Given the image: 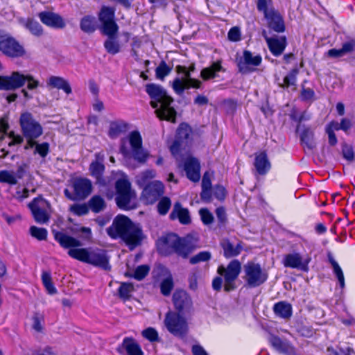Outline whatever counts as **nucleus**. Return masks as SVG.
I'll list each match as a JSON object with an SVG mask.
<instances>
[{
  "mask_svg": "<svg viewBox=\"0 0 355 355\" xmlns=\"http://www.w3.org/2000/svg\"><path fill=\"white\" fill-rule=\"evenodd\" d=\"M53 234L54 239L60 247L69 249L67 254L70 257L104 270L110 271L111 270L110 257L106 250L77 248L82 245V243L77 239L61 231H53Z\"/></svg>",
  "mask_w": 355,
  "mask_h": 355,
  "instance_id": "f257e3e1",
  "label": "nucleus"
},
{
  "mask_svg": "<svg viewBox=\"0 0 355 355\" xmlns=\"http://www.w3.org/2000/svg\"><path fill=\"white\" fill-rule=\"evenodd\" d=\"M106 232L113 240L121 239L131 250L140 245L144 238L141 228L123 214L115 216Z\"/></svg>",
  "mask_w": 355,
  "mask_h": 355,
  "instance_id": "f03ea898",
  "label": "nucleus"
},
{
  "mask_svg": "<svg viewBox=\"0 0 355 355\" xmlns=\"http://www.w3.org/2000/svg\"><path fill=\"white\" fill-rule=\"evenodd\" d=\"M99 29L101 33L107 37L103 43L106 51L116 55L121 51L119 40V26L116 19V8L110 6H102L97 13Z\"/></svg>",
  "mask_w": 355,
  "mask_h": 355,
  "instance_id": "7ed1b4c3",
  "label": "nucleus"
},
{
  "mask_svg": "<svg viewBox=\"0 0 355 355\" xmlns=\"http://www.w3.org/2000/svg\"><path fill=\"white\" fill-rule=\"evenodd\" d=\"M146 92L152 99L150 104L155 109L157 117L161 121L175 123L177 112L171 106L173 98L167 94L166 91L160 85L149 83L146 86Z\"/></svg>",
  "mask_w": 355,
  "mask_h": 355,
  "instance_id": "20e7f679",
  "label": "nucleus"
},
{
  "mask_svg": "<svg viewBox=\"0 0 355 355\" xmlns=\"http://www.w3.org/2000/svg\"><path fill=\"white\" fill-rule=\"evenodd\" d=\"M157 247L159 253L163 256L175 254L183 259H187L195 250V245L189 240L175 233H168L160 237Z\"/></svg>",
  "mask_w": 355,
  "mask_h": 355,
  "instance_id": "39448f33",
  "label": "nucleus"
},
{
  "mask_svg": "<svg viewBox=\"0 0 355 355\" xmlns=\"http://www.w3.org/2000/svg\"><path fill=\"white\" fill-rule=\"evenodd\" d=\"M242 270L241 263L238 259H232L225 266L220 264L218 266L217 276L212 279L211 286L214 291L220 292L223 288L224 292L230 293L237 288L236 280Z\"/></svg>",
  "mask_w": 355,
  "mask_h": 355,
  "instance_id": "423d86ee",
  "label": "nucleus"
},
{
  "mask_svg": "<svg viewBox=\"0 0 355 355\" xmlns=\"http://www.w3.org/2000/svg\"><path fill=\"white\" fill-rule=\"evenodd\" d=\"M69 188L64 189V197L71 201L78 202L87 199L92 192L93 185L92 181L85 177H75L69 181Z\"/></svg>",
  "mask_w": 355,
  "mask_h": 355,
  "instance_id": "0eeeda50",
  "label": "nucleus"
},
{
  "mask_svg": "<svg viewBox=\"0 0 355 355\" xmlns=\"http://www.w3.org/2000/svg\"><path fill=\"white\" fill-rule=\"evenodd\" d=\"M243 279L248 288H257L263 284L268 278V275L261 266L253 261H248L243 266Z\"/></svg>",
  "mask_w": 355,
  "mask_h": 355,
  "instance_id": "6e6552de",
  "label": "nucleus"
},
{
  "mask_svg": "<svg viewBox=\"0 0 355 355\" xmlns=\"http://www.w3.org/2000/svg\"><path fill=\"white\" fill-rule=\"evenodd\" d=\"M184 314L169 311L166 313L164 321L168 331L180 338H184L189 331L188 324L183 316Z\"/></svg>",
  "mask_w": 355,
  "mask_h": 355,
  "instance_id": "1a4fd4ad",
  "label": "nucleus"
},
{
  "mask_svg": "<svg viewBox=\"0 0 355 355\" xmlns=\"http://www.w3.org/2000/svg\"><path fill=\"white\" fill-rule=\"evenodd\" d=\"M0 52L10 58L24 57L26 51L24 46L14 37L0 30Z\"/></svg>",
  "mask_w": 355,
  "mask_h": 355,
  "instance_id": "9d476101",
  "label": "nucleus"
},
{
  "mask_svg": "<svg viewBox=\"0 0 355 355\" xmlns=\"http://www.w3.org/2000/svg\"><path fill=\"white\" fill-rule=\"evenodd\" d=\"M116 198L117 207L122 210H130L132 208L130 205L132 193L130 182L125 178H119L115 183Z\"/></svg>",
  "mask_w": 355,
  "mask_h": 355,
  "instance_id": "9b49d317",
  "label": "nucleus"
},
{
  "mask_svg": "<svg viewBox=\"0 0 355 355\" xmlns=\"http://www.w3.org/2000/svg\"><path fill=\"white\" fill-rule=\"evenodd\" d=\"M262 62V57L259 54L255 55L249 51L244 50L243 56L236 60L238 72L241 74H249L257 71V67Z\"/></svg>",
  "mask_w": 355,
  "mask_h": 355,
  "instance_id": "f8f14e48",
  "label": "nucleus"
},
{
  "mask_svg": "<svg viewBox=\"0 0 355 355\" xmlns=\"http://www.w3.org/2000/svg\"><path fill=\"white\" fill-rule=\"evenodd\" d=\"M19 124L23 136H41L43 134L42 125L34 118L33 114L28 111L21 113L19 119Z\"/></svg>",
  "mask_w": 355,
  "mask_h": 355,
  "instance_id": "ddd939ff",
  "label": "nucleus"
},
{
  "mask_svg": "<svg viewBox=\"0 0 355 355\" xmlns=\"http://www.w3.org/2000/svg\"><path fill=\"white\" fill-rule=\"evenodd\" d=\"M164 193V185L161 181H152L148 183L141 193V198L146 205H153Z\"/></svg>",
  "mask_w": 355,
  "mask_h": 355,
  "instance_id": "4468645a",
  "label": "nucleus"
},
{
  "mask_svg": "<svg viewBox=\"0 0 355 355\" xmlns=\"http://www.w3.org/2000/svg\"><path fill=\"white\" fill-rule=\"evenodd\" d=\"M270 32L281 34L286 31V24L283 15L276 8H272L269 14L263 16Z\"/></svg>",
  "mask_w": 355,
  "mask_h": 355,
  "instance_id": "2eb2a0df",
  "label": "nucleus"
},
{
  "mask_svg": "<svg viewBox=\"0 0 355 355\" xmlns=\"http://www.w3.org/2000/svg\"><path fill=\"white\" fill-rule=\"evenodd\" d=\"M311 258L309 257L303 259L299 253L294 252L284 255L283 264L286 268L297 269L302 272H307L309 270V264Z\"/></svg>",
  "mask_w": 355,
  "mask_h": 355,
  "instance_id": "dca6fc26",
  "label": "nucleus"
},
{
  "mask_svg": "<svg viewBox=\"0 0 355 355\" xmlns=\"http://www.w3.org/2000/svg\"><path fill=\"white\" fill-rule=\"evenodd\" d=\"M41 22L47 27L54 29H63L66 26L64 19L58 13L45 10L37 14Z\"/></svg>",
  "mask_w": 355,
  "mask_h": 355,
  "instance_id": "f3484780",
  "label": "nucleus"
},
{
  "mask_svg": "<svg viewBox=\"0 0 355 355\" xmlns=\"http://www.w3.org/2000/svg\"><path fill=\"white\" fill-rule=\"evenodd\" d=\"M173 303L177 312L184 313L192 306V300L189 293L180 288H177L173 294Z\"/></svg>",
  "mask_w": 355,
  "mask_h": 355,
  "instance_id": "a211bd4d",
  "label": "nucleus"
},
{
  "mask_svg": "<svg viewBox=\"0 0 355 355\" xmlns=\"http://www.w3.org/2000/svg\"><path fill=\"white\" fill-rule=\"evenodd\" d=\"M268 48L272 55L275 57L280 56L285 51L288 42L287 37L285 35L279 37H265Z\"/></svg>",
  "mask_w": 355,
  "mask_h": 355,
  "instance_id": "6ab92c4d",
  "label": "nucleus"
},
{
  "mask_svg": "<svg viewBox=\"0 0 355 355\" xmlns=\"http://www.w3.org/2000/svg\"><path fill=\"white\" fill-rule=\"evenodd\" d=\"M116 351L120 354H123L125 351L128 355H144L141 347L132 336L125 337Z\"/></svg>",
  "mask_w": 355,
  "mask_h": 355,
  "instance_id": "aec40b11",
  "label": "nucleus"
},
{
  "mask_svg": "<svg viewBox=\"0 0 355 355\" xmlns=\"http://www.w3.org/2000/svg\"><path fill=\"white\" fill-rule=\"evenodd\" d=\"M184 169L187 178L193 182H197L200 178V165L197 158L189 157L184 163Z\"/></svg>",
  "mask_w": 355,
  "mask_h": 355,
  "instance_id": "412c9836",
  "label": "nucleus"
},
{
  "mask_svg": "<svg viewBox=\"0 0 355 355\" xmlns=\"http://www.w3.org/2000/svg\"><path fill=\"white\" fill-rule=\"evenodd\" d=\"M270 343L272 347L281 354L293 355L295 352V347L288 340L282 339L278 336L272 335Z\"/></svg>",
  "mask_w": 355,
  "mask_h": 355,
  "instance_id": "4be33fe9",
  "label": "nucleus"
},
{
  "mask_svg": "<svg viewBox=\"0 0 355 355\" xmlns=\"http://www.w3.org/2000/svg\"><path fill=\"white\" fill-rule=\"evenodd\" d=\"M243 243L239 241L234 245L229 239L225 238L220 242V246L223 250V256L226 259H230L239 256L243 251Z\"/></svg>",
  "mask_w": 355,
  "mask_h": 355,
  "instance_id": "5701e85b",
  "label": "nucleus"
},
{
  "mask_svg": "<svg viewBox=\"0 0 355 355\" xmlns=\"http://www.w3.org/2000/svg\"><path fill=\"white\" fill-rule=\"evenodd\" d=\"M169 218L171 220H175L178 218L182 225H189L191 223L189 209L182 207V204L178 201L173 205V210L169 214Z\"/></svg>",
  "mask_w": 355,
  "mask_h": 355,
  "instance_id": "b1692460",
  "label": "nucleus"
},
{
  "mask_svg": "<svg viewBox=\"0 0 355 355\" xmlns=\"http://www.w3.org/2000/svg\"><path fill=\"white\" fill-rule=\"evenodd\" d=\"M254 166L259 175H265L269 172L271 164L266 150L255 154Z\"/></svg>",
  "mask_w": 355,
  "mask_h": 355,
  "instance_id": "393cba45",
  "label": "nucleus"
},
{
  "mask_svg": "<svg viewBox=\"0 0 355 355\" xmlns=\"http://www.w3.org/2000/svg\"><path fill=\"white\" fill-rule=\"evenodd\" d=\"M222 63L223 60L219 59L213 62L210 66L203 68L200 71V78L204 81H207L218 77V72H225V69L223 68Z\"/></svg>",
  "mask_w": 355,
  "mask_h": 355,
  "instance_id": "a878e982",
  "label": "nucleus"
},
{
  "mask_svg": "<svg viewBox=\"0 0 355 355\" xmlns=\"http://www.w3.org/2000/svg\"><path fill=\"white\" fill-rule=\"evenodd\" d=\"M38 198H35L28 203V206L31 211L32 215L36 223L44 224L49 220V216L46 211L40 208L38 205Z\"/></svg>",
  "mask_w": 355,
  "mask_h": 355,
  "instance_id": "bb28decb",
  "label": "nucleus"
},
{
  "mask_svg": "<svg viewBox=\"0 0 355 355\" xmlns=\"http://www.w3.org/2000/svg\"><path fill=\"white\" fill-rule=\"evenodd\" d=\"M315 133L311 127H304L300 135V144L304 148L313 150L317 145L315 141Z\"/></svg>",
  "mask_w": 355,
  "mask_h": 355,
  "instance_id": "cd10ccee",
  "label": "nucleus"
},
{
  "mask_svg": "<svg viewBox=\"0 0 355 355\" xmlns=\"http://www.w3.org/2000/svg\"><path fill=\"white\" fill-rule=\"evenodd\" d=\"M46 84L51 88L62 90L67 95L72 93L70 83L62 77L51 76L47 80Z\"/></svg>",
  "mask_w": 355,
  "mask_h": 355,
  "instance_id": "c85d7f7f",
  "label": "nucleus"
},
{
  "mask_svg": "<svg viewBox=\"0 0 355 355\" xmlns=\"http://www.w3.org/2000/svg\"><path fill=\"white\" fill-rule=\"evenodd\" d=\"M128 128V123L123 120L118 119L110 122L107 135L110 139H116L120 135L125 132Z\"/></svg>",
  "mask_w": 355,
  "mask_h": 355,
  "instance_id": "c756f323",
  "label": "nucleus"
},
{
  "mask_svg": "<svg viewBox=\"0 0 355 355\" xmlns=\"http://www.w3.org/2000/svg\"><path fill=\"white\" fill-rule=\"evenodd\" d=\"M192 128L187 123H181L179 124L175 138L184 143V146H188L191 142Z\"/></svg>",
  "mask_w": 355,
  "mask_h": 355,
  "instance_id": "7c9ffc66",
  "label": "nucleus"
},
{
  "mask_svg": "<svg viewBox=\"0 0 355 355\" xmlns=\"http://www.w3.org/2000/svg\"><path fill=\"white\" fill-rule=\"evenodd\" d=\"M273 312L277 317L288 319L292 316V305L286 301H279L273 305Z\"/></svg>",
  "mask_w": 355,
  "mask_h": 355,
  "instance_id": "2f4dec72",
  "label": "nucleus"
},
{
  "mask_svg": "<svg viewBox=\"0 0 355 355\" xmlns=\"http://www.w3.org/2000/svg\"><path fill=\"white\" fill-rule=\"evenodd\" d=\"M15 71H12L10 76H0V90H15L19 84V80L15 76Z\"/></svg>",
  "mask_w": 355,
  "mask_h": 355,
  "instance_id": "473e14b6",
  "label": "nucleus"
},
{
  "mask_svg": "<svg viewBox=\"0 0 355 355\" xmlns=\"http://www.w3.org/2000/svg\"><path fill=\"white\" fill-rule=\"evenodd\" d=\"M327 261L331 264L334 275L338 279L340 288L345 286V277L343 270L338 263L335 260L334 255L331 251L327 252Z\"/></svg>",
  "mask_w": 355,
  "mask_h": 355,
  "instance_id": "72a5a7b5",
  "label": "nucleus"
},
{
  "mask_svg": "<svg viewBox=\"0 0 355 355\" xmlns=\"http://www.w3.org/2000/svg\"><path fill=\"white\" fill-rule=\"evenodd\" d=\"M15 76H17V78L19 80V84L16 87V89L22 87L26 82L27 89L29 90L35 89L39 86V81L30 74L24 75L19 71H15Z\"/></svg>",
  "mask_w": 355,
  "mask_h": 355,
  "instance_id": "f704fd0d",
  "label": "nucleus"
},
{
  "mask_svg": "<svg viewBox=\"0 0 355 355\" xmlns=\"http://www.w3.org/2000/svg\"><path fill=\"white\" fill-rule=\"evenodd\" d=\"M80 28L82 31L87 34H92L97 28L95 17L87 15H85L80 21Z\"/></svg>",
  "mask_w": 355,
  "mask_h": 355,
  "instance_id": "c9c22d12",
  "label": "nucleus"
},
{
  "mask_svg": "<svg viewBox=\"0 0 355 355\" xmlns=\"http://www.w3.org/2000/svg\"><path fill=\"white\" fill-rule=\"evenodd\" d=\"M90 175L97 181H101L103 178L105 166L102 162L93 161L89 167Z\"/></svg>",
  "mask_w": 355,
  "mask_h": 355,
  "instance_id": "e433bc0d",
  "label": "nucleus"
},
{
  "mask_svg": "<svg viewBox=\"0 0 355 355\" xmlns=\"http://www.w3.org/2000/svg\"><path fill=\"white\" fill-rule=\"evenodd\" d=\"M134 291L135 286L131 282H121L117 289L119 297L124 302L130 300L132 293L134 292Z\"/></svg>",
  "mask_w": 355,
  "mask_h": 355,
  "instance_id": "4c0bfd02",
  "label": "nucleus"
},
{
  "mask_svg": "<svg viewBox=\"0 0 355 355\" xmlns=\"http://www.w3.org/2000/svg\"><path fill=\"white\" fill-rule=\"evenodd\" d=\"M299 73L300 69L296 64L283 78V85L282 87L284 88H288L291 86H295Z\"/></svg>",
  "mask_w": 355,
  "mask_h": 355,
  "instance_id": "58836bf2",
  "label": "nucleus"
},
{
  "mask_svg": "<svg viewBox=\"0 0 355 355\" xmlns=\"http://www.w3.org/2000/svg\"><path fill=\"white\" fill-rule=\"evenodd\" d=\"M88 206L94 213H99L105 209L106 205L101 196L95 195L89 199Z\"/></svg>",
  "mask_w": 355,
  "mask_h": 355,
  "instance_id": "ea45409f",
  "label": "nucleus"
},
{
  "mask_svg": "<svg viewBox=\"0 0 355 355\" xmlns=\"http://www.w3.org/2000/svg\"><path fill=\"white\" fill-rule=\"evenodd\" d=\"M149 271V266L144 264L137 266L133 274L125 272V275L126 277H132L137 281H141L148 275Z\"/></svg>",
  "mask_w": 355,
  "mask_h": 355,
  "instance_id": "a19ab883",
  "label": "nucleus"
},
{
  "mask_svg": "<svg viewBox=\"0 0 355 355\" xmlns=\"http://www.w3.org/2000/svg\"><path fill=\"white\" fill-rule=\"evenodd\" d=\"M157 205V211L160 216H165L170 210L172 202L169 197L162 196Z\"/></svg>",
  "mask_w": 355,
  "mask_h": 355,
  "instance_id": "79ce46f5",
  "label": "nucleus"
},
{
  "mask_svg": "<svg viewBox=\"0 0 355 355\" xmlns=\"http://www.w3.org/2000/svg\"><path fill=\"white\" fill-rule=\"evenodd\" d=\"M32 328L38 333L43 332L45 324L44 314L39 311L35 312L32 317Z\"/></svg>",
  "mask_w": 355,
  "mask_h": 355,
  "instance_id": "37998d69",
  "label": "nucleus"
},
{
  "mask_svg": "<svg viewBox=\"0 0 355 355\" xmlns=\"http://www.w3.org/2000/svg\"><path fill=\"white\" fill-rule=\"evenodd\" d=\"M25 27L27 28L31 34L35 36H41L43 34V28L38 21L33 18H28Z\"/></svg>",
  "mask_w": 355,
  "mask_h": 355,
  "instance_id": "c03bdc74",
  "label": "nucleus"
},
{
  "mask_svg": "<svg viewBox=\"0 0 355 355\" xmlns=\"http://www.w3.org/2000/svg\"><path fill=\"white\" fill-rule=\"evenodd\" d=\"M173 288L174 282L171 276L164 278L160 283V292L165 297L171 295Z\"/></svg>",
  "mask_w": 355,
  "mask_h": 355,
  "instance_id": "a18cd8bd",
  "label": "nucleus"
},
{
  "mask_svg": "<svg viewBox=\"0 0 355 355\" xmlns=\"http://www.w3.org/2000/svg\"><path fill=\"white\" fill-rule=\"evenodd\" d=\"M341 150L343 157L348 162L351 163L355 159V152L354 146L352 144H349L344 142L341 145Z\"/></svg>",
  "mask_w": 355,
  "mask_h": 355,
  "instance_id": "49530a36",
  "label": "nucleus"
},
{
  "mask_svg": "<svg viewBox=\"0 0 355 355\" xmlns=\"http://www.w3.org/2000/svg\"><path fill=\"white\" fill-rule=\"evenodd\" d=\"M172 68L164 60H162L155 69V76L159 80H164L171 72Z\"/></svg>",
  "mask_w": 355,
  "mask_h": 355,
  "instance_id": "de8ad7c7",
  "label": "nucleus"
},
{
  "mask_svg": "<svg viewBox=\"0 0 355 355\" xmlns=\"http://www.w3.org/2000/svg\"><path fill=\"white\" fill-rule=\"evenodd\" d=\"M272 8H275L272 0L257 1V9L259 12H262L263 16L269 14Z\"/></svg>",
  "mask_w": 355,
  "mask_h": 355,
  "instance_id": "09e8293b",
  "label": "nucleus"
},
{
  "mask_svg": "<svg viewBox=\"0 0 355 355\" xmlns=\"http://www.w3.org/2000/svg\"><path fill=\"white\" fill-rule=\"evenodd\" d=\"M211 259V253L209 251H200L189 259L191 265H196L200 262L209 261Z\"/></svg>",
  "mask_w": 355,
  "mask_h": 355,
  "instance_id": "8fccbe9b",
  "label": "nucleus"
},
{
  "mask_svg": "<svg viewBox=\"0 0 355 355\" xmlns=\"http://www.w3.org/2000/svg\"><path fill=\"white\" fill-rule=\"evenodd\" d=\"M9 120V116L6 114L0 117V142L5 139L10 129Z\"/></svg>",
  "mask_w": 355,
  "mask_h": 355,
  "instance_id": "3c124183",
  "label": "nucleus"
},
{
  "mask_svg": "<svg viewBox=\"0 0 355 355\" xmlns=\"http://www.w3.org/2000/svg\"><path fill=\"white\" fill-rule=\"evenodd\" d=\"M31 235L38 241H45L47 239L48 232L44 227L31 226L29 230Z\"/></svg>",
  "mask_w": 355,
  "mask_h": 355,
  "instance_id": "603ef678",
  "label": "nucleus"
},
{
  "mask_svg": "<svg viewBox=\"0 0 355 355\" xmlns=\"http://www.w3.org/2000/svg\"><path fill=\"white\" fill-rule=\"evenodd\" d=\"M129 141L132 150L142 148V137L139 131L135 130L130 134Z\"/></svg>",
  "mask_w": 355,
  "mask_h": 355,
  "instance_id": "864d4df0",
  "label": "nucleus"
},
{
  "mask_svg": "<svg viewBox=\"0 0 355 355\" xmlns=\"http://www.w3.org/2000/svg\"><path fill=\"white\" fill-rule=\"evenodd\" d=\"M142 336L150 341L155 343L159 340V337L157 331L153 327H148L141 331Z\"/></svg>",
  "mask_w": 355,
  "mask_h": 355,
  "instance_id": "5fc2aeb1",
  "label": "nucleus"
},
{
  "mask_svg": "<svg viewBox=\"0 0 355 355\" xmlns=\"http://www.w3.org/2000/svg\"><path fill=\"white\" fill-rule=\"evenodd\" d=\"M70 210L73 214L78 216H82L87 214L89 211V208L87 204H73L71 206Z\"/></svg>",
  "mask_w": 355,
  "mask_h": 355,
  "instance_id": "6e6d98bb",
  "label": "nucleus"
},
{
  "mask_svg": "<svg viewBox=\"0 0 355 355\" xmlns=\"http://www.w3.org/2000/svg\"><path fill=\"white\" fill-rule=\"evenodd\" d=\"M0 182L15 185L17 183V180L15 175L6 170H3L0 171Z\"/></svg>",
  "mask_w": 355,
  "mask_h": 355,
  "instance_id": "4d7b16f0",
  "label": "nucleus"
},
{
  "mask_svg": "<svg viewBox=\"0 0 355 355\" xmlns=\"http://www.w3.org/2000/svg\"><path fill=\"white\" fill-rule=\"evenodd\" d=\"M200 219L204 225H210L214 221V216L207 208H201L199 210Z\"/></svg>",
  "mask_w": 355,
  "mask_h": 355,
  "instance_id": "13d9d810",
  "label": "nucleus"
},
{
  "mask_svg": "<svg viewBox=\"0 0 355 355\" xmlns=\"http://www.w3.org/2000/svg\"><path fill=\"white\" fill-rule=\"evenodd\" d=\"M50 152V145L48 142L37 144L35 146L34 153L38 154L41 157H46Z\"/></svg>",
  "mask_w": 355,
  "mask_h": 355,
  "instance_id": "bf43d9fd",
  "label": "nucleus"
},
{
  "mask_svg": "<svg viewBox=\"0 0 355 355\" xmlns=\"http://www.w3.org/2000/svg\"><path fill=\"white\" fill-rule=\"evenodd\" d=\"M183 145H184V142L175 138L172 144L169 147L170 152L174 157H177L180 155Z\"/></svg>",
  "mask_w": 355,
  "mask_h": 355,
  "instance_id": "052dcab7",
  "label": "nucleus"
},
{
  "mask_svg": "<svg viewBox=\"0 0 355 355\" xmlns=\"http://www.w3.org/2000/svg\"><path fill=\"white\" fill-rule=\"evenodd\" d=\"M132 152L134 159L139 163H145L149 157V154L143 148L133 150Z\"/></svg>",
  "mask_w": 355,
  "mask_h": 355,
  "instance_id": "680f3d73",
  "label": "nucleus"
},
{
  "mask_svg": "<svg viewBox=\"0 0 355 355\" xmlns=\"http://www.w3.org/2000/svg\"><path fill=\"white\" fill-rule=\"evenodd\" d=\"M300 98L303 101H308L310 100H314L315 92L311 88H306L303 85L302 86V90L300 93Z\"/></svg>",
  "mask_w": 355,
  "mask_h": 355,
  "instance_id": "e2e57ef3",
  "label": "nucleus"
},
{
  "mask_svg": "<svg viewBox=\"0 0 355 355\" xmlns=\"http://www.w3.org/2000/svg\"><path fill=\"white\" fill-rule=\"evenodd\" d=\"M172 87L174 92L178 94H182L187 89V87H184V81L178 77L173 80Z\"/></svg>",
  "mask_w": 355,
  "mask_h": 355,
  "instance_id": "0e129e2a",
  "label": "nucleus"
},
{
  "mask_svg": "<svg viewBox=\"0 0 355 355\" xmlns=\"http://www.w3.org/2000/svg\"><path fill=\"white\" fill-rule=\"evenodd\" d=\"M213 194L217 200H224L227 194L226 189L223 186L216 184L214 188Z\"/></svg>",
  "mask_w": 355,
  "mask_h": 355,
  "instance_id": "69168bd1",
  "label": "nucleus"
},
{
  "mask_svg": "<svg viewBox=\"0 0 355 355\" xmlns=\"http://www.w3.org/2000/svg\"><path fill=\"white\" fill-rule=\"evenodd\" d=\"M216 214L219 225H225L227 222L225 209L223 207H219L216 209Z\"/></svg>",
  "mask_w": 355,
  "mask_h": 355,
  "instance_id": "338daca9",
  "label": "nucleus"
},
{
  "mask_svg": "<svg viewBox=\"0 0 355 355\" xmlns=\"http://www.w3.org/2000/svg\"><path fill=\"white\" fill-rule=\"evenodd\" d=\"M228 39L232 42H238L241 40V31L237 26L231 28L227 34Z\"/></svg>",
  "mask_w": 355,
  "mask_h": 355,
  "instance_id": "774afa93",
  "label": "nucleus"
}]
</instances>
